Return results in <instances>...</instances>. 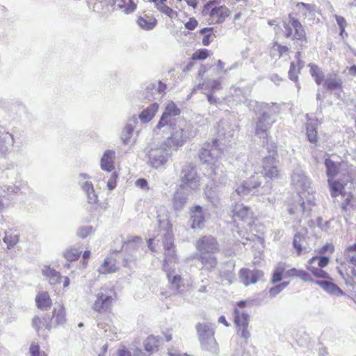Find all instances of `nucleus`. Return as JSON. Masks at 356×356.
<instances>
[{"label":"nucleus","instance_id":"nucleus-1","mask_svg":"<svg viewBox=\"0 0 356 356\" xmlns=\"http://www.w3.org/2000/svg\"><path fill=\"white\" fill-rule=\"evenodd\" d=\"M180 113V109L174 102L168 103L154 129V131L157 129H163V131H170V136L168 137L163 143V146L167 147L169 149L177 150L179 147L184 145L188 138V130L177 126L176 117L179 116Z\"/></svg>","mask_w":356,"mask_h":356},{"label":"nucleus","instance_id":"nucleus-2","mask_svg":"<svg viewBox=\"0 0 356 356\" xmlns=\"http://www.w3.org/2000/svg\"><path fill=\"white\" fill-rule=\"evenodd\" d=\"M262 175L255 173L248 180L236 189V193L241 197L248 194H255L259 191L255 190L260 187L264 178L277 179L280 177L278 161L275 157V150L273 149V155L266 156L262 161Z\"/></svg>","mask_w":356,"mask_h":356},{"label":"nucleus","instance_id":"nucleus-3","mask_svg":"<svg viewBox=\"0 0 356 356\" xmlns=\"http://www.w3.org/2000/svg\"><path fill=\"white\" fill-rule=\"evenodd\" d=\"M325 165L326 167V174L328 177V184L331 191L332 197H337L339 195L345 196L346 191L345 187L350 181L348 176L344 177L343 179H338L336 181H332V178L339 173L340 170L345 165L344 163H339L334 161L332 159L327 158L325 160Z\"/></svg>","mask_w":356,"mask_h":356},{"label":"nucleus","instance_id":"nucleus-4","mask_svg":"<svg viewBox=\"0 0 356 356\" xmlns=\"http://www.w3.org/2000/svg\"><path fill=\"white\" fill-rule=\"evenodd\" d=\"M195 328L202 349L218 355L219 347L214 337L215 325L208 322L198 323Z\"/></svg>","mask_w":356,"mask_h":356},{"label":"nucleus","instance_id":"nucleus-5","mask_svg":"<svg viewBox=\"0 0 356 356\" xmlns=\"http://www.w3.org/2000/svg\"><path fill=\"white\" fill-rule=\"evenodd\" d=\"M283 33L286 38L296 41L300 49L306 47L308 42L303 26L292 14L289 15L288 21L283 22Z\"/></svg>","mask_w":356,"mask_h":356},{"label":"nucleus","instance_id":"nucleus-6","mask_svg":"<svg viewBox=\"0 0 356 356\" xmlns=\"http://www.w3.org/2000/svg\"><path fill=\"white\" fill-rule=\"evenodd\" d=\"M159 227L163 229V234L162 236L163 238V244L165 250V259L163 261V270H166V268H170L169 266V263L176 262V254L175 250L174 249V238L173 234L171 230V225L169 223L168 220H159Z\"/></svg>","mask_w":356,"mask_h":356},{"label":"nucleus","instance_id":"nucleus-7","mask_svg":"<svg viewBox=\"0 0 356 356\" xmlns=\"http://www.w3.org/2000/svg\"><path fill=\"white\" fill-rule=\"evenodd\" d=\"M204 175L211 181V184H207L205 194L208 198L213 197L215 191L213 188L224 183L226 177V172L221 163L214 162L213 163L207 166Z\"/></svg>","mask_w":356,"mask_h":356},{"label":"nucleus","instance_id":"nucleus-8","mask_svg":"<svg viewBox=\"0 0 356 356\" xmlns=\"http://www.w3.org/2000/svg\"><path fill=\"white\" fill-rule=\"evenodd\" d=\"M225 145L219 139H214L211 143H206L200 149L199 158L200 161L207 164V166L216 162L223 154Z\"/></svg>","mask_w":356,"mask_h":356},{"label":"nucleus","instance_id":"nucleus-9","mask_svg":"<svg viewBox=\"0 0 356 356\" xmlns=\"http://www.w3.org/2000/svg\"><path fill=\"white\" fill-rule=\"evenodd\" d=\"M169 149L163 146L151 148L146 154L147 163L148 165L156 170H161L165 168V165L171 157Z\"/></svg>","mask_w":356,"mask_h":356},{"label":"nucleus","instance_id":"nucleus-10","mask_svg":"<svg viewBox=\"0 0 356 356\" xmlns=\"http://www.w3.org/2000/svg\"><path fill=\"white\" fill-rule=\"evenodd\" d=\"M181 184L179 186L191 191H196L200 187V177L197 175L195 165L192 163H186L182 168L180 175Z\"/></svg>","mask_w":356,"mask_h":356},{"label":"nucleus","instance_id":"nucleus-11","mask_svg":"<svg viewBox=\"0 0 356 356\" xmlns=\"http://www.w3.org/2000/svg\"><path fill=\"white\" fill-rule=\"evenodd\" d=\"M216 1H208L203 7L202 13L204 16L209 15L216 24H222L230 15L229 8L225 6H216Z\"/></svg>","mask_w":356,"mask_h":356},{"label":"nucleus","instance_id":"nucleus-12","mask_svg":"<svg viewBox=\"0 0 356 356\" xmlns=\"http://www.w3.org/2000/svg\"><path fill=\"white\" fill-rule=\"evenodd\" d=\"M249 321L250 315L248 312L238 308L234 309V323L237 327V334L246 341L251 336L248 330Z\"/></svg>","mask_w":356,"mask_h":356},{"label":"nucleus","instance_id":"nucleus-13","mask_svg":"<svg viewBox=\"0 0 356 356\" xmlns=\"http://www.w3.org/2000/svg\"><path fill=\"white\" fill-rule=\"evenodd\" d=\"M275 119L273 118L266 111H263L258 118L255 126V135L259 138L267 140L270 134V130Z\"/></svg>","mask_w":356,"mask_h":356},{"label":"nucleus","instance_id":"nucleus-14","mask_svg":"<svg viewBox=\"0 0 356 356\" xmlns=\"http://www.w3.org/2000/svg\"><path fill=\"white\" fill-rule=\"evenodd\" d=\"M291 184L299 194L310 188L311 181L301 168L296 167L291 175Z\"/></svg>","mask_w":356,"mask_h":356},{"label":"nucleus","instance_id":"nucleus-15","mask_svg":"<svg viewBox=\"0 0 356 356\" xmlns=\"http://www.w3.org/2000/svg\"><path fill=\"white\" fill-rule=\"evenodd\" d=\"M196 249L201 253H216L219 250V245L216 238L212 236H204L197 241Z\"/></svg>","mask_w":356,"mask_h":356},{"label":"nucleus","instance_id":"nucleus-16","mask_svg":"<svg viewBox=\"0 0 356 356\" xmlns=\"http://www.w3.org/2000/svg\"><path fill=\"white\" fill-rule=\"evenodd\" d=\"M97 299L95 301L92 308L94 310L101 312L107 310L112 303L111 291H107L106 289L102 288L96 295Z\"/></svg>","mask_w":356,"mask_h":356},{"label":"nucleus","instance_id":"nucleus-17","mask_svg":"<svg viewBox=\"0 0 356 356\" xmlns=\"http://www.w3.org/2000/svg\"><path fill=\"white\" fill-rule=\"evenodd\" d=\"M298 201L296 204H292L289 207V213L293 216V219L297 222H301L304 216H307L310 211V208H307L305 202L302 201L300 196L298 197Z\"/></svg>","mask_w":356,"mask_h":356},{"label":"nucleus","instance_id":"nucleus-18","mask_svg":"<svg viewBox=\"0 0 356 356\" xmlns=\"http://www.w3.org/2000/svg\"><path fill=\"white\" fill-rule=\"evenodd\" d=\"M189 222L191 223V227L193 229H201L204 227L205 217L202 207L197 205L191 209Z\"/></svg>","mask_w":356,"mask_h":356},{"label":"nucleus","instance_id":"nucleus-19","mask_svg":"<svg viewBox=\"0 0 356 356\" xmlns=\"http://www.w3.org/2000/svg\"><path fill=\"white\" fill-rule=\"evenodd\" d=\"M264 276V273L260 270H250L248 268H243L240 270V277L242 282L248 286L251 284H255L260 280Z\"/></svg>","mask_w":356,"mask_h":356},{"label":"nucleus","instance_id":"nucleus-20","mask_svg":"<svg viewBox=\"0 0 356 356\" xmlns=\"http://www.w3.org/2000/svg\"><path fill=\"white\" fill-rule=\"evenodd\" d=\"M167 88L166 84L163 83L161 81L156 83H151L148 84L145 88V98L147 99L148 101L154 99V95L156 93L163 97L165 94V90Z\"/></svg>","mask_w":356,"mask_h":356},{"label":"nucleus","instance_id":"nucleus-21","mask_svg":"<svg viewBox=\"0 0 356 356\" xmlns=\"http://www.w3.org/2000/svg\"><path fill=\"white\" fill-rule=\"evenodd\" d=\"M234 264L232 261H227L222 264L218 269L219 277L222 282H225V284H230L234 278Z\"/></svg>","mask_w":356,"mask_h":356},{"label":"nucleus","instance_id":"nucleus-22","mask_svg":"<svg viewBox=\"0 0 356 356\" xmlns=\"http://www.w3.org/2000/svg\"><path fill=\"white\" fill-rule=\"evenodd\" d=\"M188 195V189L185 188L184 186L178 188L173 197V207L176 211H179L184 209Z\"/></svg>","mask_w":356,"mask_h":356},{"label":"nucleus","instance_id":"nucleus-23","mask_svg":"<svg viewBox=\"0 0 356 356\" xmlns=\"http://www.w3.org/2000/svg\"><path fill=\"white\" fill-rule=\"evenodd\" d=\"M323 86L328 90L333 91L342 88L343 81L337 72H332L326 75Z\"/></svg>","mask_w":356,"mask_h":356},{"label":"nucleus","instance_id":"nucleus-24","mask_svg":"<svg viewBox=\"0 0 356 356\" xmlns=\"http://www.w3.org/2000/svg\"><path fill=\"white\" fill-rule=\"evenodd\" d=\"M15 139L13 134L4 132L0 135V154L6 156L10 153L13 147Z\"/></svg>","mask_w":356,"mask_h":356},{"label":"nucleus","instance_id":"nucleus-25","mask_svg":"<svg viewBox=\"0 0 356 356\" xmlns=\"http://www.w3.org/2000/svg\"><path fill=\"white\" fill-rule=\"evenodd\" d=\"M164 270L166 272L171 289L175 293H181V287L184 286V284L181 275L175 273V270H171V268H166Z\"/></svg>","mask_w":356,"mask_h":356},{"label":"nucleus","instance_id":"nucleus-26","mask_svg":"<svg viewBox=\"0 0 356 356\" xmlns=\"http://www.w3.org/2000/svg\"><path fill=\"white\" fill-rule=\"evenodd\" d=\"M137 122L138 118L136 115H134L125 124L120 137L124 145H128L129 143L130 139L133 135L135 125L137 124Z\"/></svg>","mask_w":356,"mask_h":356},{"label":"nucleus","instance_id":"nucleus-27","mask_svg":"<svg viewBox=\"0 0 356 356\" xmlns=\"http://www.w3.org/2000/svg\"><path fill=\"white\" fill-rule=\"evenodd\" d=\"M312 282L320 286L322 289H323L325 291L328 293L337 296H341L343 294L342 290L331 281L327 280L314 281L313 280Z\"/></svg>","mask_w":356,"mask_h":356},{"label":"nucleus","instance_id":"nucleus-28","mask_svg":"<svg viewBox=\"0 0 356 356\" xmlns=\"http://www.w3.org/2000/svg\"><path fill=\"white\" fill-rule=\"evenodd\" d=\"M248 90H243L241 88H236L234 90L233 97L235 98L234 99L236 101L245 104L249 109L251 110L253 109V107L257 102L248 99Z\"/></svg>","mask_w":356,"mask_h":356},{"label":"nucleus","instance_id":"nucleus-29","mask_svg":"<svg viewBox=\"0 0 356 356\" xmlns=\"http://www.w3.org/2000/svg\"><path fill=\"white\" fill-rule=\"evenodd\" d=\"M158 109L159 104L154 102L143 109L139 114L138 118L143 123L149 122L153 119Z\"/></svg>","mask_w":356,"mask_h":356},{"label":"nucleus","instance_id":"nucleus-30","mask_svg":"<svg viewBox=\"0 0 356 356\" xmlns=\"http://www.w3.org/2000/svg\"><path fill=\"white\" fill-rule=\"evenodd\" d=\"M115 156V152L113 150H106L101 159V168L103 170L111 172L113 170V159Z\"/></svg>","mask_w":356,"mask_h":356},{"label":"nucleus","instance_id":"nucleus-31","mask_svg":"<svg viewBox=\"0 0 356 356\" xmlns=\"http://www.w3.org/2000/svg\"><path fill=\"white\" fill-rule=\"evenodd\" d=\"M343 255L346 261L353 266L352 273L356 277V243L348 246L344 250Z\"/></svg>","mask_w":356,"mask_h":356},{"label":"nucleus","instance_id":"nucleus-32","mask_svg":"<svg viewBox=\"0 0 356 356\" xmlns=\"http://www.w3.org/2000/svg\"><path fill=\"white\" fill-rule=\"evenodd\" d=\"M137 24L141 29L150 31L156 26L157 20L154 17L145 15L138 17Z\"/></svg>","mask_w":356,"mask_h":356},{"label":"nucleus","instance_id":"nucleus-33","mask_svg":"<svg viewBox=\"0 0 356 356\" xmlns=\"http://www.w3.org/2000/svg\"><path fill=\"white\" fill-rule=\"evenodd\" d=\"M82 189L87 196L88 202L90 204H96L98 202V196L94 189L92 182L86 181L82 185Z\"/></svg>","mask_w":356,"mask_h":356},{"label":"nucleus","instance_id":"nucleus-34","mask_svg":"<svg viewBox=\"0 0 356 356\" xmlns=\"http://www.w3.org/2000/svg\"><path fill=\"white\" fill-rule=\"evenodd\" d=\"M35 302L38 307L42 310H47L51 306V298L46 291L38 293L35 298Z\"/></svg>","mask_w":356,"mask_h":356},{"label":"nucleus","instance_id":"nucleus-35","mask_svg":"<svg viewBox=\"0 0 356 356\" xmlns=\"http://www.w3.org/2000/svg\"><path fill=\"white\" fill-rule=\"evenodd\" d=\"M284 277H299L305 282L313 281V279L311 277L310 275L305 270L296 269L295 268H291L288 270H285Z\"/></svg>","mask_w":356,"mask_h":356},{"label":"nucleus","instance_id":"nucleus-36","mask_svg":"<svg viewBox=\"0 0 356 356\" xmlns=\"http://www.w3.org/2000/svg\"><path fill=\"white\" fill-rule=\"evenodd\" d=\"M234 218H238L241 220L250 218L252 216V212L249 207L242 204H236L233 209Z\"/></svg>","mask_w":356,"mask_h":356},{"label":"nucleus","instance_id":"nucleus-37","mask_svg":"<svg viewBox=\"0 0 356 356\" xmlns=\"http://www.w3.org/2000/svg\"><path fill=\"white\" fill-rule=\"evenodd\" d=\"M52 319V326L62 325L65 321V314L64 307L58 305V307H54L53 312V316L50 318Z\"/></svg>","mask_w":356,"mask_h":356},{"label":"nucleus","instance_id":"nucleus-38","mask_svg":"<svg viewBox=\"0 0 356 356\" xmlns=\"http://www.w3.org/2000/svg\"><path fill=\"white\" fill-rule=\"evenodd\" d=\"M317 127L318 123L316 122L308 123L306 127L307 140L315 146L318 145Z\"/></svg>","mask_w":356,"mask_h":356},{"label":"nucleus","instance_id":"nucleus-39","mask_svg":"<svg viewBox=\"0 0 356 356\" xmlns=\"http://www.w3.org/2000/svg\"><path fill=\"white\" fill-rule=\"evenodd\" d=\"M42 275L49 278V282L51 284L59 283L61 280L60 274L49 266H45L42 269Z\"/></svg>","mask_w":356,"mask_h":356},{"label":"nucleus","instance_id":"nucleus-40","mask_svg":"<svg viewBox=\"0 0 356 356\" xmlns=\"http://www.w3.org/2000/svg\"><path fill=\"white\" fill-rule=\"evenodd\" d=\"M216 32L213 27H206L200 31V33L203 35L202 44L204 46L209 45L213 38L216 37Z\"/></svg>","mask_w":356,"mask_h":356},{"label":"nucleus","instance_id":"nucleus-41","mask_svg":"<svg viewBox=\"0 0 356 356\" xmlns=\"http://www.w3.org/2000/svg\"><path fill=\"white\" fill-rule=\"evenodd\" d=\"M117 269L118 268L116 267L114 261L110 258H106L104 259L103 264L99 266L98 271L99 273L106 274L114 273Z\"/></svg>","mask_w":356,"mask_h":356},{"label":"nucleus","instance_id":"nucleus-42","mask_svg":"<svg viewBox=\"0 0 356 356\" xmlns=\"http://www.w3.org/2000/svg\"><path fill=\"white\" fill-rule=\"evenodd\" d=\"M285 264L278 263L273 271L271 282L275 284L280 282L285 274Z\"/></svg>","mask_w":356,"mask_h":356},{"label":"nucleus","instance_id":"nucleus-43","mask_svg":"<svg viewBox=\"0 0 356 356\" xmlns=\"http://www.w3.org/2000/svg\"><path fill=\"white\" fill-rule=\"evenodd\" d=\"M118 6L120 8L124 9L123 12L125 14L134 13L137 8L136 3L133 0H120Z\"/></svg>","mask_w":356,"mask_h":356},{"label":"nucleus","instance_id":"nucleus-44","mask_svg":"<svg viewBox=\"0 0 356 356\" xmlns=\"http://www.w3.org/2000/svg\"><path fill=\"white\" fill-rule=\"evenodd\" d=\"M310 74L312 77L314 78L317 85L321 84L323 80H325L324 73L319 69V67L314 64H310Z\"/></svg>","mask_w":356,"mask_h":356},{"label":"nucleus","instance_id":"nucleus-45","mask_svg":"<svg viewBox=\"0 0 356 356\" xmlns=\"http://www.w3.org/2000/svg\"><path fill=\"white\" fill-rule=\"evenodd\" d=\"M305 236L300 232L295 234L293 240V247L296 250L297 254L300 255L302 251V243L305 241Z\"/></svg>","mask_w":356,"mask_h":356},{"label":"nucleus","instance_id":"nucleus-46","mask_svg":"<svg viewBox=\"0 0 356 356\" xmlns=\"http://www.w3.org/2000/svg\"><path fill=\"white\" fill-rule=\"evenodd\" d=\"M200 259L204 266L209 270L215 268L217 265V259L212 255L201 254Z\"/></svg>","mask_w":356,"mask_h":356},{"label":"nucleus","instance_id":"nucleus-47","mask_svg":"<svg viewBox=\"0 0 356 356\" xmlns=\"http://www.w3.org/2000/svg\"><path fill=\"white\" fill-rule=\"evenodd\" d=\"M52 319L45 318L41 320L39 317L36 316L33 319L32 324L37 331L39 330L41 325L45 326L47 330H50L51 327Z\"/></svg>","mask_w":356,"mask_h":356},{"label":"nucleus","instance_id":"nucleus-48","mask_svg":"<svg viewBox=\"0 0 356 356\" xmlns=\"http://www.w3.org/2000/svg\"><path fill=\"white\" fill-rule=\"evenodd\" d=\"M307 269L316 277L323 278L325 280H331L327 273L322 270L321 268L317 267L314 265H307Z\"/></svg>","mask_w":356,"mask_h":356},{"label":"nucleus","instance_id":"nucleus-49","mask_svg":"<svg viewBox=\"0 0 356 356\" xmlns=\"http://www.w3.org/2000/svg\"><path fill=\"white\" fill-rule=\"evenodd\" d=\"M81 251L75 248H70L67 249L64 253L63 256L68 261H74L78 259L81 254Z\"/></svg>","mask_w":356,"mask_h":356},{"label":"nucleus","instance_id":"nucleus-50","mask_svg":"<svg viewBox=\"0 0 356 356\" xmlns=\"http://www.w3.org/2000/svg\"><path fill=\"white\" fill-rule=\"evenodd\" d=\"M329 257L325 256H315L313 257L308 261V264L311 265L316 266L319 268L325 267L329 263Z\"/></svg>","mask_w":356,"mask_h":356},{"label":"nucleus","instance_id":"nucleus-51","mask_svg":"<svg viewBox=\"0 0 356 356\" xmlns=\"http://www.w3.org/2000/svg\"><path fill=\"white\" fill-rule=\"evenodd\" d=\"M156 8L162 13L166 15L172 19H175L178 16L177 11H175L171 8L166 5H156Z\"/></svg>","mask_w":356,"mask_h":356},{"label":"nucleus","instance_id":"nucleus-52","mask_svg":"<svg viewBox=\"0 0 356 356\" xmlns=\"http://www.w3.org/2000/svg\"><path fill=\"white\" fill-rule=\"evenodd\" d=\"M264 111L270 113V115L272 116L273 118H275V116L278 115L280 113V106L276 103H272L270 104H264Z\"/></svg>","mask_w":356,"mask_h":356},{"label":"nucleus","instance_id":"nucleus-53","mask_svg":"<svg viewBox=\"0 0 356 356\" xmlns=\"http://www.w3.org/2000/svg\"><path fill=\"white\" fill-rule=\"evenodd\" d=\"M144 347L147 352L154 351L157 347V341L154 337H149L144 343Z\"/></svg>","mask_w":356,"mask_h":356},{"label":"nucleus","instance_id":"nucleus-54","mask_svg":"<svg viewBox=\"0 0 356 356\" xmlns=\"http://www.w3.org/2000/svg\"><path fill=\"white\" fill-rule=\"evenodd\" d=\"M19 237L18 235H7L3 238V241L8 245L9 248L14 247L19 242Z\"/></svg>","mask_w":356,"mask_h":356},{"label":"nucleus","instance_id":"nucleus-55","mask_svg":"<svg viewBox=\"0 0 356 356\" xmlns=\"http://www.w3.org/2000/svg\"><path fill=\"white\" fill-rule=\"evenodd\" d=\"M93 232V227L90 225L83 226L78 229L77 235L85 238Z\"/></svg>","mask_w":356,"mask_h":356},{"label":"nucleus","instance_id":"nucleus-56","mask_svg":"<svg viewBox=\"0 0 356 356\" xmlns=\"http://www.w3.org/2000/svg\"><path fill=\"white\" fill-rule=\"evenodd\" d=\"M289 284V282H284L274 287H272L269 290V294L271 297H275L279 294L284 289H285Z\"/></svg>","mask_w":356,"mask_h":356},{"label":"nucleus","instance_id":"nucleus-57","mask_svg":"<svg viewBox=\"0 0 356 356\" xmlns=\"http://www.w3.org/2000/svg\"><path fill=\"white\" fill-rule=\"evenodd\" d=\"M209 55V51L207 49H202L193 53L192 58L193 60H204Z\"/></svg>","mask_w":356,"mask_h":356},{"label":"nucleus","instance_id":"nucleus-58","mask_svg":"<svg viewBox=\"0 0 356 356\" xmlns=\"http://www.w3.org/2000/svg\"><path fill=\"white\" fill-rule=\"evenodd\" d=\"M206 88H210L212 91L221 89V82L218 79H210L206 83Z\"/></svg>","mask_w":356,"mask_h":356},{"label":"nucleus","instance_id":"nucleus-59","mask_svg":"<svg viewBox=\"0 0 356 356\" xmlns=\"http://www.w3.org/2000/svg\"><path fill=\"white\" fill-rule=\"evenodd\" d=\"M301 67H299V68H300ZM300 71V69L298 70V71L296 70V65L293 62L291 63V65H290V69H289V78L294 81V82H297L298 80V74Z\"/></svg>","mask_w":356,"mask_h":356},{"label":"nucleus","instance_id":"nucleus-60","mask_svg":"<svg viewBox=\"0 0 356 356\" xmlns=\"http://www.w3.org/2000/svg\"><path fill=\"white\" fill-rule=\"evenodd\" d=\"M335 19L338 26H339L340 35L343 37V35L345 33V28L347 26L346 20L343 17L339 15H335Z\"/></svg>","mask_w":356,"mask_h":356},{"label":"nucleus","instance_id":"nucleus-61","mask_svg":"<svg viewBox=\"0 0 356 356\" xmlns=\"http://www.w3.org/2000/svg\"><path fill=\"white\" fill-rule=\"evenodd\" d=\"M297 7L300 9V7H303L307 12L309 13H315L317 11V8L315 4H309L303 2L298 3Z\"/></svg>","mask_w":356,"mask_h":356},{"label":"nucleus","instance_id":"nucleus-62","mask_svg":"<svg viewBox=\"0 0 356 356\" xmlns=\"http://www.w3.org/2000/svg\"><path fill=\"white\" fill-rule=\"evenodd\" d=\"M1 190L4 193H17L20 191V188L19 186H15V185L14 186L5 185L1 187Z\"/></svg>","mask_w":356,"mask_h":356},{"label":"nucleus","instance_id":"nucleus-63","mask_svg":"<svg viewBox=\"0 0 356 356\" xmlns=\"http://www.w3.org/2000/svg\"><path fill=\"white\" fill-rule=\"evenodd\" d=\"M117 175L115 172H113L110 179L107 181V186L109 190H113L116 187V179H117Z\"/></svg>","mask_w":356,"mask_h":356},{"label":"nucleus","instance_id":"nucleus-64","mask_svg":"<svg viewBox=\"0 0 356 356\" xmlns=\"http://www.w3.org/2000/svg\"><path fill=\"white\" fill-rule=\"evenodd\" d=\"M197 26V21L192 17L190 18L189 20L185 24V27L188 30H194L195 27Z\"/></svg>","mask_w":356,"mask_h":356}]
</instances>
